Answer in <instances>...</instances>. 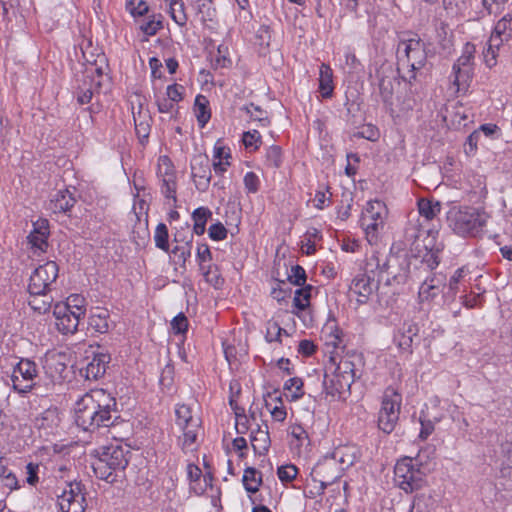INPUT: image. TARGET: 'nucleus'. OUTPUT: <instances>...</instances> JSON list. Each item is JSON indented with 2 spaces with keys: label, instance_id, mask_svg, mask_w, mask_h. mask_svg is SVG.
<instances>
[{
  "label": "nucleus",
  "instance_id": "f257e3e1",
  "mask_svg": "<svg viewBox=\"0 0 512 512\" xmlns=\"http://www.w3.org/2000/svg\"><path fill=\"white\" fill-rule=\"evenodd\" d=\"M390 269L389 261L382 258L379 253L373 252L366 258L363 273L352 279L349 286L350 296L355 297L358 304H366L381 281H385L387 285L401 284L406 281V271L394 273Z\"/></svg>",
  "mask_w": 512,
  "mask_h": 512
},
{
  "label": "nucleus",
  "instance_id": "f03ea898",
  "mask_svg": "<svg viewBox=\"0 0 512 512\" xmlns=\"http://www.w3.org/2000/svg\"><path fill=\"white\" fill-rule=\"evenodd\" d=\"M116 399L104 389H92L75 404V423L85 431L113 425Z\"/></svg>",
  "mask_w": 512,
  "mask_h": 512
},
{
  "label": "nucleus",
  "instance_id": "7ed1b4c3",
  "mask_svg": "<svg viewBox=\"0 0 512 512\" xmlns=\"http://www.w3.org/2000/svg\"><path fill=\"white\" fill-rule=\"evenodd\" d=\"M356 355L342 357L331 372L326 371L323 380V392L330 401H345L356 378Z\"/></svg>",
  "mask_w": 512,
  "mask_h": 512
},
{
  "label": "nucleus",
  "instance_id": "20e7f679",
  "mask_svg": "<svg viewBox=\"0 0 512 512\" xmlns=\"http://www.w3.org/2000/svg\"><path fill=\"white\" fill-rule=\"evenodd\" d=\"M488 215L474 207H454L447 214L448 226L462 237H477L486 226Z\"/></svg>",
  "mask_w": 512,
  "mask_h": 512
},
{
  "label": "nucleus",
  "instance_id": "39448f33",
  "mask_svg": "<svg viewBox=\"0 0 512 512\" xmlns=\"http://www.w3.org/2000/svg\"><path fill=\"white\" fill-rule=\"evenodd\" d=\"M175 424L180 430L178 446L184 453L197 449V438L202 428L201 418L186 404L177 405L175 409Z\"/></svg>",
  "mask_w": 512,
  "mask_h": 512
},
{
  "label": "nucleus",
  "instance_id": "423d86ee",
  "mask_svg": "<svg viewBox=\"0 0 512 512\" xmlns=\"http://www.w3.org/2000/svg\"><path fill=\"white\" fill-rule=\"evenodd\" d=\"M426 48V43L417 34H409L408 38L401 39L398 44V52L404 53L409 67L407 75H403L402 79L409 84L416 81V72L427 63Z\"/></svg>",
  "mask_w": 512,
  "mask_h": 512
},
{
  "label": "nucleus",
  "instance_id": "0eeeda50",
  "mask_svg": "<svg viewBox=\"0 0 512 512\" xmlns=\"http://www.w3.org/2000/svg\"><path fill=\"white\" fill-rule=\"evenodd\" d=\"M476 47L472 43H466L461 56L452 66L449 80L455 93H466L474 75V55Z\"/></svg>",
  "mask_w": 512,
  "mask_h": 512
},
{
  "label": "nucleus",
  "instance_id": "6e6552de",
  "mask_svg": "<svg viewBox=\"0 0 512 512\" xmlns=\"http://www.w3.org/2000/svg\"><path fill=\"white\" fill-rule=\"evenodd\" d=\"M388 217L386 204L381 200H370L362 212L361 225L365 231L366 239L371 245L378 243L379 236L384 230Z\"/></svg>",
  "mask_w": 512,
  "mask_h": 512
},
{
  "label": "nucleus",
  "instance_id": "1a4fd4ad",
  "mask_svg": "<svg viewBox=\"0 0 512 512\" xmlns=\"http://www.w3.org/2000/svg\"><path fill=\"white\" fill-rule=\"evenodd\" d=\"M395 484L406 493L421 489L425 483V473L417 460L404 457L394 467Z\"/></svg>",
  "mask_w": 512,
  "mask_h": 512
},
{
  "label": "nucleus",
  "instance_id": "9d476101",
  "mask_svg": "<svg viewBox=\"0 0 512 512\" xmlns=\"http://www.w3.org/2000/svg\"><path fill=\"white\" fill-rule=\"evenodd\" d=\"M401 404V394L395 388L387 387L378 413V427L384 433L390 434L394 431L399 420Z\"/></svg>",
  "mask_w": 512,
  "mask_h": 512
},
{
  "label": "nucleus",
  "instance_id": "9b49d317",
  "mask_svg": "<svg viewBox=\"0 0 512 512\" xmlns=\"http://www.w3.org/2000/svg\"><path fill=\"white\" fill-rule=\"evenodd\" d=\"M59 274V267L54 261H47L37 267L30 276L28 291L30 294H43L51 292L52 286L56 283Z\"/></svg>",
  "mask_w": 512,
  "mask_h": 512
},
{
  "label": "nucleus",
  "instance_id": "f8f14e48",
  "mask_svg": "<svg viewBox=\"0 0 512 512\" xmlns=\"http://www.w3.org/2000/svg\"><path fill=\"white\" fill-rule=\"evenodd\" d=\"M57 503L62 512H84L87 502L82 483L66 482L61 494L57 495Z\"/></svg>",
  "mask_w": 512,
  "mask_h": 512
},
{
  "label": "nucleus",
  "instance_id": "ddd939ff",
  "mask_svg": "<svg viewBox=\"0 0 512 512\" xmlns=\"http://www.w3.org/2000/svg\"><path fill=\"white\" fill-rule=\"evenodd\" d=\"M156 176L164 197L175 204L177 201L176 192L178 187L177 172L173 162L168 156L162 155L158 158Z\"/></svg>",
  "mask_w": 512,
  "mask_h": 512
},
{
  "label": "nucleus",
  "instance_id": "4468645a",
  "mask_svg": "<svg viewBox=\"0 0 512 512\" xmlns=\"http://www.w3.org/2000/svg\"><path fill=\"white\" fill-rule=\"evenodd\" d=\"M343 470L330 457L320 460L311 471V480L318 484L316 494H323L325 488L342 477Z\"/></svg>",
  "mask_w": 512,
  "mask_h": 512
},
{
  "label": "nucleus",
  "instance_id": "2eb2a0df",
  "mask_svg": "<svg viewBox=\"0 0 512 512\" xmlns=\"http://www.w3.org/2000/svg\"><path fill=\"white\" fill-rule=\"evenodd\" d=\"M37 376L36 363L29 359H21L13 369L11 375L12 386L19 393H26L34 386Z\"/></svg>",
  "mask_w": 512,
  "mask_h": 512
},
{
  "label": "nucleus",
  "instance_id": "dca6fc26",
  "mask_svg": "<svg viewBox=\"0 0 512 512\" xmlns=\"http://www.w3.org/2000/svg\"><path fill=\"white\" fill-rule=\"evenodd\" d=\"M102 78L103 73L100 68L91 67L86 69L76 91V99L80 105L90 103L94 93L98 92L101 86Z\"/></svg>",
  "mask_w": 512,
  "mask_h": 512
},
{
  "label": "nucleus",
  "instance_id": "f3484780",
  "mask_svg": "<svg viewBox=\"0 0 512 512\" xmlns=\"http://www.w3.org/2000/svg\"><path fill=\"white\" fill-rule=\"evenodd\" d=\"M53 315L55 317V325L57 330L62 334H74L82 318L76 315L73 311L69 310L68 307L62 302H58L54 305Z\"/></svg>",
  "mask_w": 512,
  "mask_h": 512
},
{
  "label": "nucleus",
  "instance_id": "a211bd4d",
  "mask_svg": "<svg viewBox=\"0 0 512 512\" xmlns=\"http://www.w3.org/2000/svg\"><path fill=\"white\" fill-rule=\"evenodd\" d=\"M49 235L48 220L39 219L33 223V230L27 237L33 256H40L47 251Z\"/></svg>",
  "mask_w": 512,
  "mask_h": 512
},
{
  "label": "nucleus",
  "instance_id": "6ab92c4d",
  "mask_svg": "<svg viewBox=\"0 0 512 512\" xmlns=\"http://www.w3.org/2000/svg\"><path fill=\"white\" fill-rule=\"evenodd\" d=\"M191 175L199 191H205L209 187L212 173L208 156L198 154L192 158Z\"/></svg>",
  "mask_w": 512,
  "mask_h": 512
},
{
  "label": "nucleus",
  "instance_id": "aec40b11",
  "mask_svg": "<svg viewBox=\"0 0 512 512\" xmlns=\"http://www.w3.org/2000/svg\"><path fill=\"white\" fill-rule=\"evenodd\" d=\"M446 276L443 274L434 273L427 277L421 284L418 292V298L421 303H430L440 294H446Z\"/></svg>",
  "mask_w": 512,
  "mask_h": 512
},
{
  "label": "nucleus",
  "instance_id": "412c9836",
  "mask_svg": "<svg viewBox=\"0 0 512 512\" xmlns=\"http://www.w3.org/2000/svg\"><path fill=\"white\" fill-rule=\"evenodd\" d=\"M61 423V416L58 408L50 407L40 413L34 420L35 427L45 436L54 435L58 432Z\"/></svg>",
  "mask_w": 512,
  "mask_h": 512
},
{
  "label": "nucleus",
  "instance_id": "4be33fe9",
  "mask_svg": "<svg viewBox=\"0 0 512 512\" xmlns=\"http://www.w3.org/2000/svg\"><path fill=\"white\" fill-rule=\"evenodd\" d=\"M129 450H126L120 445H110L105 447L101 457L106 461L112 468L123 474L125 468L129 463L128 454Z\"/></svg>",
  "mask_w": 512,
  "mask_h": 512
},
{
  "label": "nucleus",
  "instance_id": "5701e85b",
  "mask_svg": "<svg viewBox=\"0 0 512 512\" xmlns=\"http://www.w3.org/2000/svg\"><path fill=\"white\" fill-rule=\"evenodd\" d=\"M110 359V355L106 353L95 354L86 367L80 370L81 375L87 380H98L105 374Z\"/></svg>",
  "mask_w": 512,
  "mask_h": 512
},
{
  "label": "nucleus",
  "instance_id": "b1692460",
  "mask_svg": "<svg viewBox=\"0 0 512 512\" xmlns=\"http://www.w3.org/2000/svg\"><path fill=\"white\" fill-rule=\"evenodd\" d=\"M419 328L415 323H405L394 337L399 350L412 354L413 338L418 335Z\"/></svg>",
  "mask_w": 512,
  "mask_h": 512
},
{
  "label": "nucleus",
  "instance_id": "393cba45",
  "mask_svg": "<svg viewBox=\"0 0 512 512\" xmlns=\"http://www.w3.org/2000/svg\"><path fill=\"white\" fill-rule=\"evenodd\" d=\"M250 442L256 454L263 455L269 450L271 440L267 423L252 429Z\"/></svg>",
  "mask_w": 512,
  "mask_h": 512
},
{
  "label": "nucleus",
  "instance_id": "a878e982",
  "mask_svg": "<svg viewBox=\"0 0 512 512\" xmlns=\"http://www.w3.org/2000/svg\"><path fill=\"white\" fill-rule=\"evenodd\" d=\"M329 457L344 471L354 464L358 457V451L355 446L342 445L336 447Z\"/></svg>",
  "mask_w": 512,
  "mask_h": 512
},
{
  "label": "nucleus",
  "instance_id": "bb28decb",
  "mask_svg": "<svg viewBox=\"0 0 512 512\" xmlns=\"http://www.w3.org/2000/svg\"><path fill=\"white\" fill-rule=\"evenodd\" d=\"M76 203L73 194L68 190H59L50 201V209L54 213H65Z\"/></svg>",
  "mask_w": 512,
  "mask_h": 512
},
{
  "label": "nucleus",
  "instance_id": "cd10ccee",
  "mask_svg": "<svg viewBox=\"0 0 512 512\" xmlns=\"http://www.w3.org/2000/svg\"><path fill=\"white\" fill-rule=\"evenodd\" d=\"M88 324L95 332L107 333L110 328L108 310L96 308V310L91 313Z\"/></svg>",
  "mask_w": 512,
  "mask_h": 512
},
{
  "label": "nucleus",
  "instance_id": "c85d7f7f",
  "mask_svg": "<svg viewBox=\"0 0 512 512\" xmlns=\"http://www.w3.org/2000/svg\"><path fill=\"white\" fill-rule=\"evenodd\" d=\"M92 467L95 475L108 483L116 482L120 476V473L116 472L101 456L93 463Z\"/></svg>",
  "mask_w": 512,
  "mask_h": 512
},
{
  "label": "nucleus",
  "instance_id": "c756f323",
  "mask_svg": "<svg viewBox=\"0 0 512 512\" xmlns=\"http://www.w3.org/2000/svg\"><path fill=\"white\" fill-rule=\"evenodd\" d=\"M333 73L327 64H322L319 71V92L323 98H330L333 93Z\"/></svg>",
  "mask_w": 512,
  "mask_h": 512
},
{
  "label": "nucleus",
  "instance_id": "7c9ffc66",
  "mask_svg": "<svg viewBox=\"0 0 512 512\" xmlns=\"http://www.w3.org/2000/svg\"><path fill=\"white\" fill-rule=\"evenodd\" d=\"M491 37L497 38L500 42L506 43L512 38V16L504 15L495 25Z\"/></svg>",
  "mask_w": 512,
  "mask_h": 512
},
{
  "label": "nucleus",
  "instance_id": "2f4dec72",
  "mask_svg": "<svg viewBox=\"0 0 512 512\" xmlns=\"http://www.w3.org/2000/svg\"><path fill=\"white\" fill-rule=\"evenodd\" d=\"M194 113L199 126L203 128L211 118L209 101L204 95L199 94L196 96L194 103Z\"/></svg>",
  "mask_w": 512,
  "mask_h": 512
},
{
  "label": "nucleus",
  "instance_id": "473e14b6",
  "mask_svg": "<svg viewBox=\"0 0 512 512\" xmlns=\"http://www.w3.org/2000/svg\"><path fill=\"white\" fill-rule=\"evenodd\" d=\"M503 44L497 38L490 36L483 50V59L488 68H492L497 64L499 51Z\"/></svg>",
  "mask_w": 512,
  "mask_h": 512
},
{
  "label": "nucleus",
  "instance_id": "72a5a7b5",
  "mask_svg": "<svg viewBox=\"0 0 512 512\" xmlns=\"http://www.w3.org/2000/svg\"><path fill=\"white\" fill-rule=\"evenodd\" d=\"M230 405L235 413V428L238 434H246L249 430L252 431L253 423L250 418L245 414V409L237 406L233 399H230Z\"/></svg>",
  "mask_w": 512,
  "mask_h": 512
},
{
  "label": "nucleus",
  "instance_id": "f704fd0d",
  "mask_svg": "<svg viewBox=\"0 0 512 512\" xmlns=\"http://www.w3.org/2000/svg\"><path fill=\"white\" fill-rule=\"evenodd\" d=\"M53 298L49 292L43 294H30L28 304L31 309L39 314H45L51 309Z\"/></svg>",
  "mask_w": 512,
  "mask_h": 512
},
{
  "label": "nucleus",
  "instance_id": "c9c22d12",
  "mask_svg": "<svg viewBox=\"0 0 512 512\" xmlns=\"http://www.w3.org/2000/svg\"><path fill=\"white\" fill-rule=\"evenodd\" d=\"M243 485L248 493H256L262 484V474L253 467H247L244 470Z\"/></svg>",
  "mask_w": 512,
  "mask_h": 512
},
{
  "label": "nucleus",
  "instance_id": "e433bc0d",
  "mask_svg": "<svg viewBox=\"0 0 512 512\" xmlns=\"http://www.w3.org/2000/svg\"><path fill=\"white\" fill-rule=\"evenodd\" d=\"M211 211L206 207H199L192 213L194 222L193 231L197 235H202L205 232L207 220L211 217Z\"/></svg>",
  "mask_w": 512,
  "mask_h": 512
},
{
  "label": "nucleus",
  "instance_id": "4c0bfd02",
  "mask_svg": "<svg viewBox=\"0 0 512 512\" xmlns=\"http://www.w3.org/2000/svg\"><path fill=\"white\" fill-rule=\"evenodd\" d=\"M0 484L9 490L19 488L18 479L7 467V459L5 457L0 461Z\"/></svg>",
  "mask_w": 512,
  "mask_h": 512
},
{
  "label": "nucleus",
  "instance_id": "58836bf2",
  "mask_svg": "<svg viewBox=\"0 0 512 512\" xmlns=\"http://www.w3.org/2000/svg\"><path fill=\"white\" fill-rule=\"evenodd\" d=\"M313 290L312 285H306L295 291L293 306L300 311L305 310L310 306L311 293Z\"/></svg>",
  "mask_w": 512,
  "mask_h": 512
},
{
  "label": "nucleus",
  "instance_id": "ea45409f",
  "mask_svg": "<svg viewBox=\"0 0 512 512\" xmlns=\"http://www.w3.org/2000/svg\"><path fill=\"white\" fill-rule=\"evenodd\" d=\"M418 210L421 216L425 217L427 220H432L439 214L441 205L439 202L422 198L418 200Z\"/></svg>",
  "mask_w": 512,
  "mask_h": 512
},
{
  "label": "nucleus",
  "instance_id": "a19ab883",
  "mask_svg": "<svg viewBox=\"0 0 512 512\" xmlns=\"http://www.w3.org/2000/svg\"><path fill=\"white\" fill-rule=\"evenodd\" d=\"M329 331H325V344L334 349H344L343 332L336 326L328 327Z\"/></svg>",
  "mask_w": 512,
  "mask_h": 512
},
{
  "label": "nucleus",
  "instance_id": "79ce46f5",
  "mask_svg": "<svg viewBox=\"0 0 512 512\" xmlns=\"http://www.w3.org/2000/svg\"><path fill=\"white\" fill-rule=\"evenodd\" d=\"M379 92L384 103L391 104L394 95V78L382 76L379 79Z\"/></svg>",
  "mask_w": 512,
  "mask_h": 512
},
{
  "label": "nucleus",
  "instance_id": "37998d69",
  "mask_svg": "<svg viewBox=\"0 0 512 512\" xmlns=\"http://www.w3.org/2000/svg\"><path fill=\"white\" fill-rule=\"evenodd\" d=\"M193 238V235H191ZM191 241H187L184 245H176L171 253L173 254L175 263L180 267H185L186 261L191 257Z\"/></svg>",
  "mask_w": 512,
  "mask_h": 512
},
{
  "label": "nucleus",
  "instance_id": "c03bdc74",
  "mask_svg": "<svg viewBox=\"0 0 512 512\" xmlns=\"http://www.w3.org/2000/svg\"><path fill=\"white\" fill-rule=\"evenodd\" d=\"M62 304L66 305L68 309L76 313V315H79L82 318L85 316L86 301L83 296L79 294H72L65 302H62Z\"/></svg>",
  "mask_w": 512,
  "mask_h": 512
},
{
  "label": "nucleus",
  "instance_id": "a18cd8bd",
  "mask_svg": "<svg viewBox=\"0 0 512 512\" xmlns=\"http://www.w3.org/2000/svg\"><path fill=\"white\" fill-rule=\"evenodd\" d=\"M169 233L166 224L159 223L156 226L154 233V241L157 248L168 252L169 251Z\"/></svg>",
  "mask_w": 512,
  "mask_h": 512
},
{
  "label": "nucleus",
  "instance_id": "49530a36",
  "mask_svg": "<svg viewBox=\"0 0 512 512\" xmlns=\"http://www.w3.org/2000/svg\"><path fill=\"white\" fill-rule=\"evenodd\" d=\"M265 164L271 168H279L282 165V150L277 145L268 147L265 155Z\"/></svg>",
  "mask_w": 512,
  "mask_h": 512
},
{
  "label": "nucleus",
  "instance_id": "de8ad7c7",
  "mask_svg": "<svg viewBox=\"0 0 512 512\" xmlns=\"http://www.w3.org/2000/svg\"><path fill=\"white\" fill-rule=\"evenodd\" d=\"M170 16L179 25L185 26L187 23V16L184 12V4L179 0H174L170 3Z\"/></svg>",
  "mask_w": 512,
  "mask_h": 512
},
{
  "label": "nucleus",
  "instance_id": "09e8293b",
  "mask_svg": "<svg viewBox=\"0 0 512 512\" xmlns=\"http://www.w3.org/2000/svg\"><path fill=\"white\" fill-rule=\"evenodd\" d=\"M284 389L290 392L292 400H297L304 394L303 381L298 377H293L287 380L284 384Z\"/></svg>",
  "mask_w": 512,
  "mask_h": 512
},
{
  "label": "nucleus",
  "instance_id": "8fccbe9b",
  "mask_svg": "<svg viewBox=\"0 0 512 512\" xmlns=\"http://www.w3.org/2000/svg\"><path fill=\"white\" fill-rule=\"evenodd\" d=\"M464 275H465L464 267L458 268L454 272L453 276L449 280L448 291L446 292V294H444V297H447L450 299L455 298L457 291H458V284L461 281V279L464 277Z\"/></svg>",
  "mask_w": 512,
  "mask_h": 512
},
{
  "label": "nucleus",
  "instance_id": "3c124183",
  "mask_svg": "<svg viewBox=\"0 0 512 512\" xmlns=\"http://www.w3.org/2000/svg\"><path fill=\"white\" fill-rule=\"evenodd\" d=\"M126 9L133 17L144 16L149 11V6L144 0H129L126 3Z\"/></svg>",
  "mask_w": 512,
  "mask_h": 512
},
{
  "label": "nucleus",
  "instance_id": "603ef678",
  "mask_svg": "<svg viewBox=\"0 0 512 512\" xmlns=\"http://www.w3.org/2000/svg\"><path fill=\"white\" fill-rule=\"evenodd\" d=\"M298 468L295 465H282L277 470V475L283 483H289L296 478Z\"/></svg>",
  "mask_w": 512,
  "mask_h": 512
},
{
  "label": "nucleus",
  "instance_id": "864d4df0",
  "mask_svg": "<svg viewBox=\"0 0 512 512\" xmlns=\"http://www.w3.org/2000/svg\"><path fill=\"white\" fill-rule=\"evenodd\" d=\"M244 110L250 115L251 120L260 122L262 126L269 123L266 112L260 107L251 103L249 106H245Z\"/></svg>",
  "mask_w": 512,
  "mask_h": 512
},
{
  "label": "nucleus",
  "instance_id": "5fc2aeb1",
  "mask_svg": "<svg viewBox=\"0 0 512 512\" xmlns=\"http://www.w3.org/2000/svg\"><path fill=\"white\" fill-rule=\"evenodd\" d=\"M161 18V15H159ZM162 28L161 19H156V16L153 15L150 19L140 26V30L147 36L155 35Z\"/></svg>",
  "mask_w": 512,
  "mask_h": 512
},
{
  "label": "nucleus",
  "instance_id": "6e6d98bb",
  "mask_svg": "<svg viewBox=\"0 0 512 512\" xmlns=\"http://www.w3.org/2000/svg\"><path fill=\"white\" fill-rule=\"evenodd\" d=\"M288 336V333L285 329L281 328L277 322L269 323L267 326L266 332V340L268 342L279 341L281 342L282 335Z\"/></svg>",
  "mask_w": 512,
  "mask_h": 512
},
{
  "label": "nucleus",
  "instance_id": "4d7b16f0",
  "mask_svg": "<svg viewBox=\"0 0 512 512\" xmlns=\"http://www.w3.org/2000/svg\"><path fill=\"white\" fill-rule=\"evenodd\" d=\"M430 497L417 495L411 505L409 512H430Z\"/></svg>",
  "mask_w": 512,
  "mask_h": 512
},
{
  "label": "nucleus",
  "instance_id": "13d9d810",
  "mask_svg": "<svg viewBox=\"0 0 512 512\" xmlns=\"http://www.w3.org/2000/svg\"><path fill=\"white\" fill-rule=\"evenodd\" d=\"M288 279L291 283L297 286H302L306 282L305 269L300 265L292 266L291 272L288 275Z\"/></svg>",
  "mask_w": 512,
  "mask_h": 512
},
{
  "label": "nucleus",
  "instance_id": "bf43d9fd",
  "mask_svg": "<svg viewBox=\"0 0 512 512\" xmlns=\"http://www.w3.org/2000/svg\"><path fill=\"white\" fill-rule=\"evenodd\" d=\"M242 139L246 148H253L256 150L261 144V136L257 130L244 132Z\"/></svg>",
  "mask_w": 512,
  "mask_h": 512
},
{
  "label": "nucleus",
  "instance_id": "052dcab7",
  "mask_svg": "<svg viewBox=\"0 0 512 512\" xmlns=\"http://www.w3.org/2000/svg\"><path fill=\"white\" fill-rule=\"evenodd\" d=\"M245 189L248 193H256L260 187L259 177L254 172H247L243 179Z\"/></svg>",
  "mask_w": 512,
  "mask_h": 512
},
{
  "label": "nucleus",
  "instance_id": "680f3d73",
  "mask_svg": "<svg viewBox=\"0 0 512 512\" xmlns=\"http://www.w3.org/2000/svg\"><path fill=\"white\" fill-rule=\"evenodd\" d=\"M196 260L198 264L212 262V253L207 244L202 243L197 246Z\"/></svg>",
  "mask_w": 512,
  "mask_h": 512
},
{
  "label": "nucleus",
  "instance_id": "e2e57ef3",
  "mask_svg": "<svg viewBox=\"0 0 512 512\" xmlns=\"http://www.w3.org/2000/svg\"><path fill=\"white\" fill-rule=\"evenodd\" d=\"M172 329L176 334H183L188 329V319L183 313H179L171 322Z\"/></svg>",
  "mask_w": 512,
  "mask_h": 512
},
{
  "label": "nucleus",
  "instance_id": "0e129e2a",
  "mask_svg": "<svg viewBox=\"0 0 512 512\" xmlns=\"http://www.w3.org/2000/svg\"><path fill=\"white\" fill-rule=\"evenodd\" d=\"M203 277L207 283L215 288H220L224 283V279L221 277L218 267H213L208 273H204Z\"/></svg>",
  "mask_w": 512,
  "mask_h": 512
},
{
  "label": "nucleus",
  "instance_id": "69168bd1",
  "mask_svg": "<svg viewBox=\"0 0 512 512\" xmlns=\"http://www.w3.org/2000/svg\"><path fill=\"white\" fill-rule=\"evenodd\" d=\"M208 233L209 237L215 241L224 240L227 237V229L222 223L211 225L208 229Z\"/></svg>",
  "mask_w": 512,
  "mask_h": 512
},
{
  "label": "nucleus",
  "instance_id": "338daca9",
  "mask_svg": "<svg viewBox=\"0 0 512 512\" xmlns=\"http://www.w3.org/2000/svg\"><path fill=\"white\" fill-rule=\"evenodd\" d=\"M184 87L179 84L169 85L166 89L167 98L173 102H180L183 99Z\"/></svg>",
  "mask_w": 512,
  "mask_h": 512
},
{
  "label": "nucleus",
  "instance_id": "774afa93",
  "mask_svg": "<svg viewBox=\"0 0 512 512\" xmlns=\"http://www.w3.org/2000/svg\"><path fill=\"white\" fill-rule=\"evenodd\" d=\"M39 464L30 462L26 465V482L29 485H36L39 481L38 478Z\"/></svg>",
  "mask_w": 512,
  "mask_h": 512
}]
</instances>
